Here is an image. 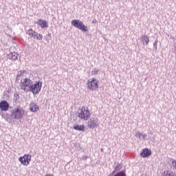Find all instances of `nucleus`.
Here are the masks:
<instances>
[{
  "mask_svg": "<svg viewBox=\"0 0 176 176\" xmlns=\"http://www.w3.org/2000/svg\"><path fill=\"white\" fill-rule=\"evenodd\" d=\"M116 171H118V170H116V169L114 170H113V173H110L109 176H115L114 174H115V173H116Z\"/></svg>",
  "mask_w": 176,
  "mask_h": 176,
  "instance_id": "nucleus-26",
  "label": "nucleus"
},
{
  "mask_svg": "<svg viewBox=\"0 0 176 176\" xmlns=\"http://www.w3.org/2000/svg\"><path fill=\"white\" fill-rule=\"evenodd\" d=\"M35 38H36V39H37L38 41H42V38H43V36H42V34H39L38 35V33H37V35L36 36Z\"/></svg>",
  "mask_w": 176,
  "mask_h": 176,
  "instance_id": "nucleus-21",
  "label": "nucleus"
},
{
  "mask_svg": "<svg viewBox=\"0 0 176 176\" xmlns=\"http://www.w3.org/2000/svg\"><path fill=\"white\" fill-rule=\"evenodd\" d=\"M114 176H126V172L121 170L114 175Z\"/></svg>",
  "mask_w": 176,
  "mask_h": 176,
  "instance_id": "nucleus-19",
  "label": "nucleus"
},
{
  "mask_svg": "<svg viewBox=\"0 0 176 176\" xmlns=\"http://www.w3.org/2000/svg\"><path fill=\"white\" fill-rule=\"evenodd\" d=\"M172 166H173L174 170H176V160L173 161Z\"/></svg>",
  "mask_w": 176,
  "mask_h": 176,
  "instance_id": "nucleus-23",
  "label": "nucleus"
},
{
  "mask_svg": "<svg viewBox=\"0 0 176 176\" xmlns=\"http://www.w3.org/2000/svg\"><path fill=\"white\" fill-rule=\"evenodd\" d=\"M82 160H87V156L83 155L82 156Z\"/></svg>",
  "mask_w": 176,
  "mask_h": 176,
  "instance_id": "nucleus-28",
  "label": "nucleus"
},
{
  "mask_svg": "<svg viewBox=\"0 0 176 176\" xmlns=\"http://www.w3.org/2000/svg\"><path fill=\"white\" fill-rule=\"evenodd\" d=\"M97 23V19L92 20V24H96Z\"/></svg>",
  "mask_w": 176,
  "mask_h": 176,
  "instance_id": "nucleus-29",
  "label": "nucleus"
},
{
  "mask_svg": "<svg viewBox=\"0 0 176 176\" xmlns=\"http://www.w3.org/2000/svg\"><path fill=\"white\" fill-rule=\"evenodd\" d=\"M33 82L34 81H32V80L28 78H25L21 80V83H20L21 90H22L25 93H28V91H30L31 89Z\"/></svg>",
  "mask_w": 176,
  "mask_h": 176,
  "instance_id": "nucleus-2",
  "label": "nucleus"
},
{
  "mask_svg": "<svg viewBox=\"0 0 176 176\" xmlns=\"http://www.w3.org/2000/svg\"><path fill=\"white\" fill-rule=\"evenodd\" d=\"M90 111L87 109H86V107H81L80 112H78V118L80 119H82V120H87L91 116Z\"/></svg>",
  "mask_w": 176,
  "mask_h": 176,
  "instance_id": "nucleus-5",
  "label": "nucleus"
},
{
  "mask_svg": "<svg viewBox=\"0 0 176 176\" xmlns=\"http://www.w3.org/2000/svg\"><path fill=\"white\" fill-rule=\"evenodd\" d=\"M14 100H15V101H19V100H20V96L19 94L16 93L14 94Z\"/></svg>",
  "mask_w": 176,
  "mask_h": 176,
  "instance_id": "nucleus-20",
  "label": "nucleus"
},
{
  "mask_svg": "<svg viewBox=\"0 0 176 176\" xmlns=\"http://www.w3.org/2000/svg\"><path fill=\"white\" fill-rule=\"evenodd\" d=\"M73 129H74V130H77L78 131H82L85 129V126H83V125H74Z\"/></svg>",
  "mask_w": 176,
  "mask_h": 176,
  "instance_id": "nucleus-18",
  "label": "nucleus"
},
{
  "mask_svg": "<svg viewBox=\"0 0 176 176\" xmlns=\"http://www.w3.org/2000/svg\"><path fill=\"white\" fill-rule=\"evenodd\" d=\"M22 75H23V72H19L17 74L18 78H20V76H21Z\"/></svg>",
  "mask_w": 176,
  "mask_h": 176,
  "instance_id": "nucleus-27",
  "label": "nucleus"
},
{
  "mask_svg": "<svg viewBox=\"0 0 176 176\" xmlns=\"http://www.w3.org/2000/svg\"><path fill=\"white\" fill-rule=\"evenodd\" d=\"M87 87L89 90H97L98 89V80L96 78H91L88 80Z\"/></svg>",
  "mask_w": 176,
  "mask_h": 176,
  "instance_id": "nucleus-6",
  "label": "nucleus"
},
{
  "mask_svg": "<svg viewBox=\"0 0 176 176\" xmlns=\"http://www.w3.org/2000/svg\"><path fill=\"white\" fill-rule=\"evenodd\" d=\"M72 25L73 27H75V28H77V30H80L82 32H87L88 29L85 24H83V22L78 19H74L72 21Z\"/></svg>",
  "mask_w": 176,
  "mask_h": 176,
  "instance_id": "nucleus-3",
  "label": "nucleus"
},
{
  "mask_svg": "<svg viewBox=\"0 0 176 176\" xmlns=\"http://www.w3.org/2000/svg\"><path fill=\"white\" fill-rule=\"evenodd\" d=\"M151 155H152V153L151 151V150L148 149V148H144L142 150V152L140 153V156H142V157H149V156H151Z\"/></svg>",
  "mask_w": 176,
  "mask_h": 176,
  "instance_id": "nucleus-10",
  "label": "nucleus"
},
{
  "mask_svg": "<svg viewBox=\"0 0 176 176\" xmlns=\"http://www.w3.org/2000/svg\"><path fill=\"white\" fill-rule=\"evenodd\" d=\"M98 126H100V122H98V119L96 118H91L87 122V126L92 130Z\"/></svg>",
  "mask_w": 176,
  "mask_h": 176,
  "instance_id": "nucleus-7",
  "label": "nucleus"
},
{
  "mask_svg": "<svg viewBox=\"0 0 176 176\" xmlns=\"http://www.w3.org/2000/svg\"><path fill=\"white\" fill-rule=\"evenodd\" d=\"M23 115H24V111L23 109L16 108L10 111V114L6 113L4 116V119L8 123H12L14 119H21L23 118Z\"/></svg>",
  "mask_w": 176,
  "mask_h": 176,
  "instance_id": "nucleus-1",
  "label": "nucleus"
},
{
  "mask_svg": "<svg viewBox=\"0 0 176 176\" xmlns=\"http://www.w3.org/2000/svg\"><path fill=\"white\" fill-rule=\"evenodd\" d=\"M157 39H156L155 41H154V43H153V47L155 49V50H157Z\"/></svg>",
  "mask_w": 176,
  "mask_h": 176,
  "instance_id": "nucleus-22",
  "label": "nucleus"
},
{
  "mask_svg": "<svg viewBox=\"0 0 176 176\" xmlns=\"http://www.w3.org/2000/svg\"><path fill=\"white\" fill-rule=\"evenodd\" d=\"M17 56H18L17 53L10 52L7 55V58H8V60H12V61H16V60H17L18 58Z\"/></svg>",
  "mask_w": 176,
  "mask_h": 176,
  "instance_id": "nucleus-14",
  "label": "nucleus"
},
{
  "mask_svg": "<svg viewBox=\"0 0 176 176\" xmlns=\"http://www.w3.org/2000/svg\"><path fill=\"white\" fill-rule=\"evenodd\" d=\"M36 24H38V25H40L43 29L47 28V27H49L47 21L43 19H38V21L36 22Z\"/></svg>",
  "mask_w": 176,
  "mask_h": 176,
  "instance_id": "nucleus-12",
  "label": "nucleus"
},
{
  "mask_svg": "<svg viewBox=\"0 0 176 176\" xmlns=\"http://www.w3.org/2000/svg\"><path fill=\"white\" fill-rule=\"evenodd\" d=\"M162 176H176L175 173L171 170H164Z\"/></svg>",
  "mask_w": 176,
  "mask_h": 176,
  "instance_id": "nucleus-17",
  "label": "nucleus"
},
{
  "mask_svg": "<svg viewBox=\"0 0 176 176\" xmlns=\"http://www.w3.org/2000/svg\"><path fill=\"white\" fill-rule=\"evenodd\" d=\"M30 109L31 112H38V111H39V107L36 103L31 102L30 104Z\"/></svg>",
  "mask_w": 176,
  "mask_h": 176,
  "instance_id": "nucleus-11",
  "label": "nucleus"
},
{
  "mask_svg": "<svg viewBox=\"0 0 176 176\" xmlns=\"http://www.w3.org/2000/svg\"><path fill=\"white\" fill-rule=\"evenodd\" d=\"M140 42H142V45H148L149 44V38H148V36L142 34L140 36Z\"/></svg>",
  "mask_w": 176,
  "mask_h": 176,
  "instance_id": "nucleus-13",
  "label": "nucleus"
},
{
  "mask_svg": "<svg viewBox=\"0 0 176 176\" xmlns=\"http://www.w3.org/2000/svg\"><path fill=\"white\" fill-rule=\"evenodd\" d=\"M116 171H119L120 170V165L118 164L116 167H115Z\"/></svg>",
  "mask_w": 176,
  "mask_h": 176,
  "instance_id": "nucleus-25",
  "label": "nucleus"
},
{
  "mask_svg": "<svg viewBox=\"0 0 176 176\" xmlns=\"http://www.w3.org/2000/svg\"><path fill=\"white\" fill-rule=\"evenodd\" d=\"M42 90V82L40 81H37L35 83H32V87H30V89L29 91L30 93H32L34 96H36V94H39V92Z\"/></svg>",
  "mask_w": 176,
  "mask_h": 176,
  "instance_id": "nucleus-4",
  "label": "nucleus"
},
{
  "mask_svg": "<svg viewBox=\"0 0 176 176\" xmlns=\"http://www.w3.org/2000/svg\"><path fill=\"white\" fill-rule=\"evenodd\" d=\"M10 105L8 103L6 100H2L0 102V109L3 111H9Z\"/></svg>",
  "mask_w": 176,
  "mask_h": 176,
  "instance_id": "nucleus-9",
  "label": "nucleus"
},
{
  "mask_svg": "<svg viewBox=\"0 0 176 176\" xmlns=\"http://www.w3.org/2000/svg\"><path fill=\"white\" fill-rule=\"evenodd\" d=\"M92 74H94V75H97V74H98V69H94V70L92 72Z\"/></svg>",
  "mask_w": 176,
  "mask_h": 176,
  "instance_id": "nucleus-24",
  "label": "nucleus"
},
{
  "mask_svg": "<svg viewBox=\"0 0 176 176\" xmlns=\"http://www.w3.org/2000/svg\"><path fill=\"white\" fill-rule=\"evenodd\" d=\"M19 162H20L23 166H28L30 162H31V155L25 154L23 156L19 158Z\"/></svg>",
  "mask_w": 176,
  "mask_h": 176,
  "instance_id": "nucleus-8",
  "label": "nucleus"
},
{
  "mask_svg": "<svg viewBox=\"0 0 176 176\" xmlns=\"http://www.w3.org/2000/svg\"><path fill=\"white\" fill-rule=\"evenodd\" d=\"M135 137H136V138H138L140 140H146L148 135L141 133V132H138L137 133H135Z\"/></svg>",
  "mask_w": 176,
  "mask_h": 176,
  "instance_id": "nucleus-15",
  "label": "nucleus"
},
{
  "mask_svg": "<svg viewBox=\"0 0 176 176\" xmlns=\"http://www.w3.org/2000/svg\"><path fill=\"white\" fill-rule=\"evenodd\" d=\"M26 34L31 36V38H36V36L38 35V33H36L35 31H34L32 29H29L27 30Z\"/></svg>",
  "mask_w": 176,
  "mask_h": 176,
  "instance_id": "nucleus-16",
  "label": "nucleus"
}]
</instances>
